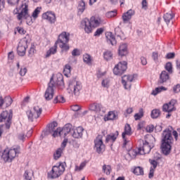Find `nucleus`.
Returning a JSON list of instances; mask_svg holds the SVG:
<instances>
[{"label": "nucleus", "mask_w": 180, "mask_h": 180, "mask_svg": "<svg viewBox=\"0 0 180 180\" xmlns=\"http://www.w3.org/2000/svg\"><path fill=\"white\" fill-rule=\"evenodd\" d=\"M7 2L8 5H11V6H16L15 9L13 11V14L17 15V19L19 20H22V19H27V24L29 25L33 23V17L29 15V4L22 2L20 7H18V5H19V1H8Z\"/></svg>", "instance_id": "obj_1"}, {"label": "nucleus", "mask_w": 180, "mask_h": 180, "mask_svg": "<svg viewBox=\"0 0 180 180\" xmlns=\"http://www.w3.org/2000/svg\"><path fill=\"white\" fill-rule=\"evenodd\" d=\"M65 167V162L58 163L56 165L52 167L51 170L47 173V178L49 179H56V178H60V176L64 174Z\"/></svg>", "instance_id": "obj_2"}, {"label": "nucleus", "mask_w": 180, "mask_h": 180, "mask_svg": "<svg viewBox=\"0 0 180 180\" xmlns=\"http://www.w3.org/2000/svg\"><path fill=\"white\" fill-rule=\"evenodd\" d=\"M68 41H70V33L67 32H63L59 34L58 39L55 43H56V45L58 44L62 51H68V50H70Z\"/></svg>", "instance_id": "obj_3"}, {"label": "nucleus", "mask_w": 180, "mask_h": 180, "mask_svg": "<svg viewBox=\"0 0 180 180\" xmlns=\"http://www.w3.org/2000/svg\"><path fill=\"white\" fill-rule=\"evenodd\" d=\"M19 148L5 149L3 152H0V155L5 162H12V160L19 154Z\"/></svg>", "instance_id": "obj_4"}, {"label": "nucleus", "mask_w": 180, "mask_h": 180, "mask_svg": "<svg viewBox=\"0 0 180 180\" xmlns=\"http://www.w3.org/2000/svg\"><path fill=\"white\" fill-rule=\"evenodd\" d=\"M82 90V84L75 79L69 81L68 87V94H72L75 96H79L81 91Z\"/></svg>", "instance_id": "obj_5"}, {"label": "nucleus", "mask_w": 180, "mask_h": 180, "mask_svg": "<svg viewBox=\"0 0 180 180\" xmlns=\"http://www.w3.org/2000/svg\"><path fill=\"white\" fill-rule=\"evenodd\" d=\"M41 108L34 106L32 110L27 111V116L30 122H34V119H39L41 115Z\"/></svg>", "instance_id": "obj_6"}, {"label": "nucleus", "mask_w": 180, "mask_h": 180, "mask_svg": "<svg viewBox=\"0 0 180 180\" xmlns=\"http://www.w3.org/2000/svg\"><path fill=\"white\" fill-rule=\"evenodd\" d=\"M54 88H56V84L53 82V77H51L50 82L48 84V87L44 94V98L46 101H51L54 97Z\"/></svg>", "instance_id": "obj_7"}, {"label": "nucleus", "mask_w": 180, "mask_h": 180, "mask_svg": "<svg viewBox=\"0 0 180 180\" xmlns=\"http://www.w3.org/2000/svg\"><path fill=\"white\" fill-rule=\"evenodd\" d=\"M162 143L172 144L174 138L172 137V131L169 128L165 129L162 134Z\"/></svg>", "instance_id": "obj_8"}, {"label": "nucleus", "mask_w": 180, "mask_h": 180, "mask_svg": "<svg viewBox=\"0 0 180 180\" xmlns=\"http://www.w3.org/2000/svg\"><path fill=\"white\" fill-rule=\"evenodd\" d=\"M127 70V63L126 61H121L115 66L113 69V73L115 75H122V74L126 72Z\"/></svg>", "instance_id": "obj_9"}, {"label": "nucleus", "mask_w": 180, "mask_h": 180, "mask_svg": "<svg viewBox=\"0 0 180 180\" xmlns=\"http://www.w3.org/2000/svg\"><path fill=\"white\" fill-rule=\"evenodd\" d=\"M12 117H13L12 112H8V111H4L3 112H1L0 115V123L1 122H4V120H6V129H10L11 124L12 123Z\"/></svg>", "instance_id": "obj_10"}, {"label": "nucleus", "mask_w": 180, "mask_h": 180, "mask_svg": "<svg viewBox=\"0 0 180 180\" xmlns=\"http://www.w3.org/2000/svg\"><path fill=\"white\" fill-rule=\"evenodd\" d=\"M131 134H133V132H131V127H130V124H126L124 126V132L122 134V137L124 141L123 147H126V146H127V143L130 141L127 139V137H130Z\"/></svg>", "instance_id": "obj_11"}, {"label": "nucleus", "mask_w": 180, "mask_h": 180, "mask_svg": "<svg viewBox=\"0 0 180 180\" xmlns=\"http://www.w3.org/2000/svg\"><path fill=\"white\" fill-rule=\"evenodd\" d=\"M27 49V40L26 38L22 39L18 44L17 51L18 56L23 57L26 54V49Z\"/></svg>", "instance_id": "obj_12"}, {"label": "nucleus", "mask_w": 180, "mask_h": 180, "mask_svg": "<svg viewBox=\"0 0 180 180\" xmlns=\"http://www.w3.org/2000/svg\"><path fill=\"white\" fill-rule=\"evenodd\" d=\"M94 150H96L98 154H102L105 151V144H103V141L98 137L94 140Z\"/></svg>", "instance_id": "obj_13"}, {"label": "nucleus", "mask_w": 180, "mask_h": 180, "mask_svg": "<svg viewBox=\"0 0 180 180\" xmlns=\"http://www.w3.org/2000/svg\"><path fill=\"white\" fill-rule=\"evenodd\" d=\"M134 79V75H124L122 77V84L125 89H130L131 88V82Z\"/></svg>", "instance_id": "obj_14"}, {"label": "nucleus", "mask_w": 180, "mask_h": 180, "mask_svg": "<svg viewBox=\"0 0 180 180\" xmlns=\"http://www.w3.org/2000/svg\"><path fill=\"white\" fill-rule=\"evenodd\" d=\"M53 84L56 86H58L60 89H64L65 84H64V77L63 76V74L61 73H57L54 80H53Z\"/></svg>", "instance_id": "obj_15"}, {"label": "nucleus", "mask_w": 180, "mask_h": 180, "mask_svg": "<svg viewBox=\"0 0 180 180\" xmlns=\"http://www.w3.org/2000/svg\"><path fill=\"white\" fill-rule=\"evenodd\" d=\"M81 27L84 29L85 33H87V34H89V33H92V25L91 24L89 19L84 18L81 22Z\"/></svg>", "instance_id": "obj_16"}, {"label": "nucleus", "mask_w": 180, "mask_h": 180, "mask_svg": "<svg viewBox=\"0 0 180 180\" xmlns=\"http://www.w3.org/2000/svg\"><path fill=\"white\" fill-rule=\"evenodd\" d=\"M175 103H176V100H171L169 103L163 105V112H167L168 113H170V112H174V110H175Z\"/></svg>", "instance_id": "obj_17"}, {"label": "nucleus", "mask_w": 180, "mask_h": 180, "mask_svg": "<svg viewBox=\"0 0 180 180\" xmlns=\"http://www.w3.org/2000/svg\"><path fill=\"white\" fill-rule=\"evenodd\" d=\"M43 19L45 20H49L51 24L56 23V20H57L56 18V13L52 11H47L42 15Z\"/></svg>", "instance_id": "obj_18"}, {"label": "nucleus", "mask_w": 180, "mask_h": 180, "mask_svg": "<svg viewBox=\"0 0 180 180\" xmlns=\"http://www.w3.org/2000/svg\"><path fill=\"white\" fill-rule=\"evenodd\" d=\"M143 147L139 148V153L141 155H144V154H150V151H151V146L148 143V142L146 141L143 143Z\"/></svg>", "instance_id": "obj_19"}, {"label": "nucleus", "mask_w": 180, "mask_h": 180, "mask_svg": "<svg viewBox=\"0 0 180 180\" xmlns=\"http://www.w3.org/2000/svg\"><path fill=\"white\" fill-rule=\"evenodd\" d=\"M89 110L99 113L100 112H105V108L101 103H94L89 105Z\"/></svg>", "instance_id": "obj_20"}, {"label": "nucleus", "mask_w": 180, "mask_h": 180, "mask_svg": "<svg viewBox=\"0 0 180 180\" xmlns=\"http://www.w3.org/2000/svg\"><path fill=\"white\" fill-rule=\"evenodd\" d=\"M117 137H119V131H116L115 133H111L106 136L105 143H110L111 146H112Z\"/></svg>", "instance_id": "obj_21"}, {"label": "nucleus", "mask_w": 180, "mask_h": 180, "mask_svg": "<svg viewBox=\"0 0 180 180\" xmlns=\"http://www.w3.org/2000/svg\"><path fill=\"white\" fill-rule=\"evenodd\" d=\"M136 13V11L133 9H129L126 13H123L122 15V20L124 23H127V22H129L131 18L134 16V14Z\"/></svg>", "instance_id": "obj_22"}, {"label": "nucleus", "mask_w": 180, "mask_h": 180, "mask_svg": "<svg viewBox=\"0 0 180 180\" xmlns=\"http://www.w3.org/2000/svg\"><path fill=\"white\" fill-rule=\"evenodd\" d=\"M172 148V143H165L162 142L161 150L164 155H169V154L171 153Z\"/></svg>", "instance_id": "obj_23"}, {"label": "nucleus", "mask_w": 180, "mask_h": 180, "mask_svg": "<svg viewBox=\"0 0 180 180\" xmlns=\"http://www.w3.org/2000/svg\"><path fill=\"white\" fill-rule=\"evenodd\" d=\"M72 136L74 139H81L84 136V128L82 127H78L73 130Z\"/></svg>", "instance_id": "obj_24"}, {"label": "nucleus", "mask_w": 180, "mask_h": 180, "mask_svg": "<svg viewBox=\"0 0 180 180\" xmlns=\"http://www.w3.org/2000/svg\"><path fill=\"white\" fill-rule=\"evenodd\" d=\"M89 22L93 27H98L100 25H102V23H103V21L102 20V19H101L100 17L95 16L91 17Z\"/></svg>", "instance_id": "obj_25"}, {"label": "nucleus", "mask_w": 180, "mask_h": 180, "mask_svg": "<svg viewBox=\"0 0 180 180\" xmlns=\"http://www.w3.org/2000/svg\"><path fill=\"white\" fill-rule=\"evenodd\" d=\"M129 50L127 49V44H121L118 49L119 56L124 57V56H127Z\"/></svg>", "instance_id": "obj_26"}, {"label": "nucleus", "mask_w": 180, "mask_h": 180, "mask_svg": "<svg viewBox=\"0 0 180 180\" xmlns=\"http://www.w3.org/2000/svg\"><path fill=\"white\" fill-rule=\"evenodd\" d=\"M105 37L107 40V43L108 44H111L112 46H116L117 41H116V38H115V35L112 32H107L105 34Z\"/></svg>", "instance_id": "obj_27"}, {"label": "nucleus", "mask_w": 180, "mask_h": 180, "mask_svg": "<svg viewBox=\"0 0 180 180\" xmlns=\"http://www.w3.org/2000/svg\"><path fill=\"white\" fill-rule=\"evenodd\" d=\"M174 18H175V14L172 11L166 13L163 15V19L167 25H169V23H171L172 19H174Z\"/></svg>", "instance_id": "obj_28"}, {"label": "nucleus", "mask_w": 180, "mask_h": 180, "mask_svg": "<svg viewBox=\"0 0 180 180\" xmlns=\"http://www.w3.org/2000/svg\"><path fill=\"white\" fill-rule=\"evenodd\" d=\"M57 53V43H55L54 46L51 47L45 55V58H49L51 57V56H54V54Z\"/></svg>", "instance_id": "obj_29"}, {"label": "nucleus", "mask_w": 180, "mask_h": 180, "mask_svg": "<svg viewBox=\"0 0 180 180\" xmlns=\"http://www.w3.org/2000/svg\"><path fill=\"white\" fill-rule=\"evenodd\" d=\"M169 79V75L167 71L163 70L160 76V84H164V82H167Z\"/></svg>", "instance_id": "obj_30"}, {"label": "nucleus", "mask_w": 180, "mask_h": 180, "mask_svg": "<svg viewBox=\"0 0 180 180\" xmlns=\"http://www.w3.org/2000/svg\"><path fill=\"white\" fill-rule=\"evenodd\" d=\"M86 9V4L84 1H80L78 3L77 6V11H78V15H81L82 13H84V11Z\"/></svg>", "instance_id": "obj_31"}, {"label": "nucleus", "mask_w": 180, "mask_h": 180, "mask_svg": "<svg viewBox=\"0 0 180 180\" xmlns=\"http://www.w3.org/2000/svg\"><path fill=\"white\" fill-rule=\"evenodd\" d=\"M62 134H64V136H67L68 133L71 132V130H72V124H66L62 129Z\"/></svg>", "instance_id": "obj_32"}, {"label": "nucleus", "mask_w": 180, "mask_h": 180, "mask_svg": "<svg viewBox=\"0 0 180 180\" xmlns=\"http://www.w3.org/2000/svg\"><path fill=\"white\" fill-rule=\"evenodd\" d=\"M117 117L116 113L113 111H110L106 117H105L104 120L105 122H108V120H115Z\"/></svg>", "instance_id": "obj_33"}, {"label": "nucleus", "mask_w": 180, "mask_h": 180, "mask_svg": "<svg viewBox=\"0 0 180 180\" xmlns=\"http://www.w3.org/2000/svg\"><path fill=\"white\" fill-rule=\"evenodd\" d=\"M58 126L57 122H53L48 125V131L49 133L53 134V131L56 130V127Z\"/></svg>", "instance_id": "obj_34"}, {"label": "nucleus", "mask_w": 180, "mask_h": 180, "mask_svg": "<svg viewBox=\"0 0 180 180\" xmlns=\"http://www.w3.org/2000/svg\"><path fill=\"white\" fill-rule=\"evenodd\" d=\"M102 169L105 175H110V172H112V167L109 165H103Z\"/></svg>", "instance_id": "obj_35"}, {"label": "nucleus", "mask_w": 180, "mask_h": 180, "mask_svg": "<svg viewBox=\"0 0 180 180\" xmlns=\"http://www.w3.org/2000/svg\"><path fill=\"white\" fill-rule=\"evenodd\" d=\"M133 173L135 175H144V170L141 167H136L134 169Z\"/></svg>", "instance_id": "obj_36"}, {"label": "nucleus", "mask_w": 180, "mask_h": 180, "mask_svg": "<svg viewBox=\"0 0 180 180\" xmlns=\"http://www.w3.org/2000/svg\"><path fill=\"white\" fill-rule=\"evenodd\" d=\"M63 148H58L53 154L54 160H58L60 157H61V154H63Z\"/></svg>", "instance_id": "obj_37"}, {"label": "nucleus", "mask_w": 180, "mask_h": 180, "mask_svg": "<svg viewBox=\"0 0 180 180\" xmlns=\"http://www.w3.org/2000/svg\"><path fill=\"white\" fill-rule=\"evenodd\" d=\"M63 74L65 77H70V74H71V65L69 64L65 65Z\"/></svg>", "instance_id": "obj_38"}, {"label": "nucleus", "mask_w": 180, "mask_h": 180, "mask_svg": "<svg viewBox=\"0 0 180 180\" xmlns=\"http://www.w3.org/2000/svg\"><path fill=\"white\" fill-rule=\"evenodd\" d=\"M103 57L104 59L106 60V61H109V60H112L113 57V53H112V51H106L103 53Z\"/></svg>", "instance_id": "obj_39"}, {"label": "nucleus", "mask_w": 180, "mask_h": 180, "mask_svg": "<svg viewBox=\"0 0 180 180\" xmlns=\"http://www.w3.org/2000/svg\"><path fill=\"white\" fill-rule=\"evenodd\" d=\"M40 12H41V7H37L33 11L31 17H32L34 20L37 19V18H39Z\"/></svg>", "instance_id": "obj_40"}, {"label": "nucleus", "mask_w": 180, "mask_h": 180, "mask_svg": "<svg viewBox=\"0 0 180 180\" xmlns=\"http://www.w3.org/2000/svg\"><path fill=\"white\" fill-rule=\"evenodd\" d=\"M161 115V111L159 109H154L151 111V117L152 119H157Z\"/></svg>", "instance_id": "obj_41"}, {"label": "nucleus", "mask_w": 180, "mask_h": 180, "mask_svg": "<svg viewBox=\"0 0 180 180\" xmlns=\"http://www.w3.org/2000/svg\"><path fill=\"white\" fill-rule=\"evenodd\" d=\"M3 101L6 108L11 106V105H12V103L13 102L11 96H6Z\"/></svg>", "instance_id": "obj_42"}, {"label": "nucleus", "mask_w": 180, "mask_h": 180, "mask_svg": "<svg viewBox=\"0 0 180 180\" xmlns=\"http://www.w3.org/2000/svg\"><path fill=\"white\" fill-rule=\"evenodd\" d=\"M64 102L65 98L63 96H57L53 100V103H64Z\"/></svg>", "instance_id": "obj_43"}, {"label": "nucleus", "mask_w": 180, "mask_h": 180, "mask_svg": "<svg viewBox=\"0 0 180 180\" xmlns=\"http://www.w3.org/2000/svg\"><path fill=\"white\" fill-rule=\"evenodd\" d=\"M162 91H167V89L164 86L157 87L152 91V95L155 96V95H158V94H160V92H162Z\"/></svg>", "instance_id": "obj_44"}, {"label": "nucleus", "mask_w": 180, "mask_h": 180, "mask_svg": "<svg viewBox=\"0 0 180 180\" xmlns=\"http://www.w3.org/2000/svg\"><path fill=\"white\" fill-rule=\"evenodd\" d=\"M24 178L25 180H32V178H33V172L25 171Z\"/></svg>", "instance_id": "obj_45"}, {"label": "nucleus", "mask_w": 180, "mask_h": 180, "mask_svg": "<svg viewBox=\"0 0 180 180\" xmlns=\"http://www.w3.org/2000/svg\"><path fill=\"white\" fill-rule=\"evenodd\" d=\"M83 61H84V63H86V64H91L92 59L91 58V55L88 54V53H85L83 56Z\"/></svg>", "instance_id": "obj_46"}, {"label": "nucleus", "mask_w": 180, "mask_h": 180, "mask_svg": "<svg viewBox=\"0 0 180 180\" xmlns=\"http://www.w3.org/2000/svg\"><path fill=\"white\" fill-rule=\"evenodd\" d=\"M143 115H144V112L143 111V108H141L139 110V112L134 115L135 120H140L141 119V117H143Z\"/></svg>", "instance_id": "obj_47"}, {"label": "nucleus", "mask_w": 180, "mask_h": 180, "mask_svg": "<svg viewBox=\"0 0 180 180\" xmlns=\"http://www.w3.org/2000/svg\"><path fill=\"white\" fill-rule=\"evenodd\" d=\"M85 167H86V162H83L80 164L79 166H77V165L75 166V171L76 172L82 171V169H84Z\"/></svg>", "instance_id": "obj_48"}, {"label": "nucleus", "mask_w": 180, "mask_h": 180, "mask_svg": "<svg viewBox=\"0 0 180 180\" xmlns=\"http://www.w3.org/2000/svg\"><path fill=\"white\" fill-rule=\"evenodd\" d=\"M116 15H117V11L114 10V11L107 12L105 14V16L106 18H115Z\"/></svg>", "instance_id": "obj_49"}, {"label": "nucleus", "mask_w": 180, "mask_h": 180, "mask_svg": "<svg viewBox=\"0 0 180 180\" xmlns=\"http://www.w3.org/2000/svg\"><path fill=\"white\" fill-rule=\"evenodd\" d=\"M52 133L53 137H57V136H63V131L61 130V128L55 129Z\"/></svg>", "instance_id": "obj_50"}, {"label": "nucleus", "mask_w": 180, "mask_h": 180, "mask_svg": "<svg viewBox=\"0 0 180 180\" xmlns=\"http://www.w3.org/2000/svg\"><path fill=\"white\" fill-rule=\"evenodd\" d=\"M165 68L166 71L169 72V74H172V63L171 62L167 63Z\"/></svg>", "instance_id": "obj_51"}, {"label": "nucleus", "mask_w": 180, "mask_h": 180, "mask_svg": "<svg viewBox=\"0 0 180 180\" xmlns=\"http://www.w3.org/2000/svg\"><path fill=\"white\" fill-rule=\"evenodd\" d=\"M36 53V46L34 45H31V47L28 51L29 57H33V56Z\"/></svg>", "instance_id": "obj_52"}, {"label": "nucleus", "mask_w": 180, "mask_h": 180, "mask_svg": "<svg viewBox=\"0 0 180 180\" xmlns=\"http://www.w3.org/2000/svg\"><path fill=\"white\" fill-rule=\"evenodd\" d=\"M102 33H103V28H98L96 31L94 32V37H99V36H101Z\"/></svg>", "instance_id": "obj_53"}, {"label": "nucleus", "mask_w": 180, "mask_h": 180, "mask_svg": "<svg viewBox=\"0 0 180 180\" xmlns=\"http://www.w3.org/2000/svg\"><path fill=\"white\" fill-rule=\"evenodd\" d=\"M109 82H110L109 79H103L101 82L102 86H103V88H109Z\"/></svg>", "instance_id": "obj_54"}, {"label": "nucleus", "mask_w": 180, "mask_h": 180, "mask_svg": "<svg viewBox=\"0 0 180 180\" xmlns=\"http://www.w3.org/2000/svg\"><path fill=\"white\" fill-rule=\"evenodd\" d=\"M165 58H167V60H172V58H175V53L171 52L167 53L165 56Z\"/></svg>", "instance_id": "obj_55"}, {"label": "nucleus", "mask_w": 180, "mask_h": 180, "mask_svg": "<svg viewBox=\"0 0 180 180\" xmlns=\"http://www.w3.org/2000/svg\"><path fill=\"white\" fill-rule=\"evenodd\" d=\"M72 56H73V57H77L78 56H81V51L78 49H75L72 51Z\"/></svg>", "instance_id": "obj_56"}, {"label": "nucleus", "mask_w": 180, "mask_h": 180, "mask_svg": "<svg viewBox=\"0 0 180 180\" xmlns=\"http://www.w3.org/2000/svg\"><path fill=\"white\" fill-rule=\"evenodd\" d=\"M26 72H27V69L25 67L20 68L19 74L21 77H25L26 75Z\"/></svg>", "instance_id": "obj_57"}, {"label": "nucleus", "mask_w": 180, "mask_h": 180, "mask_svg": "<svg viewBox=\"0 0 180 180\" xmlns=\"http://www.w3.org/2000/svg\"><path fill=\"white\" fill-rule=\"evenodd\" d=\"M16 30L20 34H26V30L22 27H17Z\"/></svg>", "instance_id": "obj_58"}, {"label": "nucleus", "mask_w": 180, "mask_h": 180, "mask_svg": "<svg viewBox=\"0 0 180 180\" xmlns=\"http://www.w3.org/2000/svg\"><path fill=\"white\" fill-rule=\"evenodd\" d=\"M137 154H140L139 153V150L137 152V150H130L129 151V155H130V157H136V155H137Z\"/></svg>", "instance_id": "obj_59"}, {"label": "nucleus", "mask_w": 180, "mask_h": 180, "mask_svg": "<svg viewBox=\"0 0 180 180\" xmlns=\"http://www.w3.org/2000/svg\"><path fill=\"white\" fill-rule=\"evenodd\" d=\"M146 130L147 133H153V131H154V125L147 126Z\"/></svg>", "instance_id": "obj_60"}, {"label": "nucleus", "mask_w": 180, "mask_h": 180, "mask_svg": "<svg viewBox=\"0 0 180 180\" xmlns=\"http://www.w3.org/2000/svg\"><path fill=\"white\" fill-rule=\"evenodd\" d=\"M173 91L174 92V94H178L180 92V84H179L175 85L173 87Z\"/></svg>", "instance_id": "obj_61"}, {"label": "nucleus", "mask_w": 180, "mask_h": 180, "mask_svg": "<svg viewBox=\"0 0 180 180\" xmlns=\"http://www.w3.org/2000/svg\"><path fill=\"white\" fill-rule=\"evenodd\" d=\"M18 140H21V141H25V139H26V135L23 132L20 133L18 136Z\"/></svg>", "instance_id": "obj_62"}, {"label": "nucleus", "mask_w": 180, "mask_h": 180, "mask_svg": "<svg viewBox=\"0 0 180 180\" xmlns=\"http://www.w3.org/2000/svg\"><path fill=\"white\" fill-rule=\"evenodd\" d=\"M81 109V107L78 105H75L71 107V110H73V112H78Z\"/></svg>", "instance_id": "obj_63"}, {"label": "nucleus", "mask_w": 180, "mask_h": 180, "mask_svg": "<svg viewBox=\"0 0 180 180\" xmlns=\"http://www.w3.org/2000/svg\"><path fill=\"white\" fill-rule=\"evenodd\" d=\"M64 180H72V174H71L70 173L67 174L65 176Z\"/></svg>", "instance_id": "obj_64"}]
</instances>
